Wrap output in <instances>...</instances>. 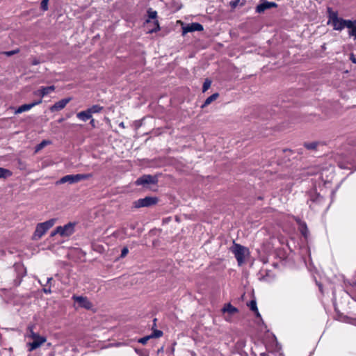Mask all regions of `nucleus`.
Instances as JSON below:
<instances>
[{"label": "nucleus", "mask_w": 356, "mask_h": 356, "mask_svg": "<svg viewBox=\"0 0 356 356\" xmlns=\"http://www.w3.org/2000/svg\"><path fill=\"white\" fill-rule=\"evenodd\" d=\"M34 325H29L27 327L26 337L33 340L27 343L28 351L32 352L40 347L47 341L46 337L40 336L38 333L34 332Z\"/></svg>", "instance_id": "f257e3e1"}, {"label": "nucleus", "mask_w": 356, "mask_h": 356, "mask_svg": "<svg viewBox=\"0 0 356 356\" xmlns=\"http://www.w3.org/2000/svg\"><path fill=\"white\" fill-rule=\"evenodd\" d=\"M231 252L234 255L238 265L242 266L245 264L246 260L250 256V250L235 241L233 242V245L229 248Z\"/></svg>", "instance_id": "f03ea898"}, {"label": "nucleus", "mask_w": 356, "mask_h": 356, "mask_svg": "<svg viewBox=\"0 0 356 356\" xmlns=\"http://www.w3.org/2000/svg\"><path fill=\"white\" fill-rule=\"evenodd\" d=\"M56 222V219L51 218L44 222L38 223L35 227L32 238L33 240H39L42 236L51 228Z\"/></svg>", "instance_id": "7ed1b4c3"}, {"label": "nucleus", "mask_w": 356, "mask_h": 356, "mask_svg": "<svg viewBox=\"0 0 356 356\" xmlns=\"http://www.w3.org/2000/svg\"><path fill=\"white\" fill-rule=\"evenodd\" d=\"M75 222H68L64 226H58L51 233V236L59 234L61 236L67 237L73 234L75 232Z\"/></svg>", "instance_id": "20e7f679"}, {"label": "nucleus", "mask_w": 356, "mask_h": 356, "mask_svg": "<svg viewBox=\"0 0 356 356\" xmlns=\"http://www.w3.org/2000/svg\"><path fill=\"white\" fill-rule=\"evenodd\" d=\"M90 174H76V175H67L62 178H60L58 181L57 184H65V183H69V184H74L79 182L81 180L87 179L90 177H91Z\"/></svg>", "instance_id": "39448f33"}, {"label": "nucleus", "mask_w": 356, "mask_h": 356, "mask_svg": "<svg viewBox=\"0 0 356 356\" xmlns=\"http://www.w3.org/2000/svg\"><path fill=\"white\" fill-rule=\"evenodd\" d=\"M159 200L156 197H145L140 198L134 202V207L136 208L149 207L157 204Z\"/></svg>", "instance_id": "423d86ee"}, {"label": "nucleus", "mask_w": 356, "mask_h": 356, "mask_svg": "<svg viewBox=\"0 0 356 356\" xmlns=\"http://www.w3.org/2000/svg\"><path fill=\"white\" fill-rule=\"evenodd\" d=\"M148 19L145 20V22L147 24L150 22V19H154V27L152 28L149 31V33H156L160 30V26L159 21L156 19L157 18V12L155 10H153L152 8H149L147 11Z\"/></svg>", "instance_id": "0eeeda50"}, {"label": "nucleus", "mask_w": 356, "mask_h": 356, "mask_svg": "<svg viewBox=\"0 0 356 356\" xmlns=\"http://www.w3.org/2000/svg\"><path fill=\"white\" fill-rule=\"evenodd\" d=\"M333 29L337 31H341L345 27H350L352 26V20L350 19H343L342 18L338 17V16H335L334 18V22L332 23Z\"/></svg>", "instance_id": "6e6552de"}, {"label": "nucleus", "mask_w": 356, "mask_h": 356, "mask_svg": "<svg viewBox=\"0 0 356 356\" xmlns=\"http://www.w3.org/2000/svg\"><path fill=\"white\" fill-rule=\"evenodd\" d=\"M157 183V179L155 177H153L150 175H144L142 177L137 179L136 181V184L137 186L140 185H145V184H155Z\"/></svg>", "instance_id": "1a4fd4ad"}, {"label": "nucleus", "mask_w": 356, "mask_h": 356, "mask_svg": "<svg viewBox=\"0 0 356 356\" xmlns=\"http://www.w3.org/2000/svg\"><path fill=\"white\" fill-rule=\"evenodd\" d=\"M72 299L79 304L81 307L89 309L92 307V303L86 297L77 296L74 295Z\"/></svg>", "instance_id": "9d476101"}, {"label": "nucleus", "mask_w": 356, "mask_h": 356, "mask_svg": "<svg viewBox=\"0 0 356 356\" xmlns=\"http://www.w3.org/2000/svg\"><path fill=\"white\" fill-rule=\"evenodd\" d=\"M183 29V35L193 31H202L204 28L203 26L197 22H193L188 24L187 26L182 28Z\"/></svg>", "instance_id": "9b49d317"}, {"label": "nucleus", "mask_w": 356, "mask_h": 356, "mask_svg": "<svg viewBox=\"0 0 356 356\" xmlns=\"http://www.w3.org/2000/svg\"><path fill=\"white\" fill-rule=\"evenodd\" d=\"M70 100H71V98H70V97L62 99L60 101L56 102L54 105H52L49 108V110L51 112L59 111L63 109L66 106V105L70 102Z\"/></svg>", "instance_id": "f8f14e48"}, {"label": "nucleus", "mask_w": 356, "mask_h": 356, "mask_svg": "<svg viewBox=\"0 0 356 356\" xmlns=\"http://www.w3.org/2000/svg\"><path fill=\"white\" fill-rule=\"evenodd\" d=\"M42 103V99H40L38 101H35L30 104H23L17 108V109L15 111V114L22 113L23 112L27 111L34 107L36 105H38Z\"/></svg>", "instance_id": "ddd939ff"}, {"label": "nucleus", "mask_w": 356, "mask_h": 356, "mask_svg": "<svg viewBox=\"0 0 356 356\" xmlns=\"http://www.w3.org/2000/svg\"><path fill=\"white\" fill-rule=\"evenodd\" d=\"M277 4L274 2H269L267 1H264L261 3L257 6L256 12L261 13L264 12L266 10L271 8L273 7H276Z\"/></svg>", "instance_id": "4468645a"}, {"label": "nucleus", "mask_w": 356, "mask_h": 356, "mask_svg": "<svg viewBox=\"0 0 356 356\" xmlns=\"http://www.w3.org/2000/svg\"><path fill=\"white\" fill-rule=\"evenodd\" d=\"M15 272L17 277L14 280V283L15 286H19L22 281V278L26 275V268H15Z\"/></svg>", "instance_id": "2eb2a0df"}, {"label": "nucleus", "mask_w": 356, "mask_h": 356, "mask_svg": "<svg viewBox=\"0 0 356 356\" xmlns=\"http://www.w3.org/2000/svg\"><path fill=\"white\" fill-rule=\"evenodd\" d=\"M55 90V86H42L38 91L35 92V95H38L41 97H43L50 92Z\"/></svg>", "instance_id": "dca6fc26"}, {"label": "nucleus", "mask_w": 356, "mask_h": 356, "mask_svg": "<svg viewBox=\"0 0 356 356\" xmlns=\"http://www.w3.org/2000/svg\"><path fill=\"white\" fill-rule=\"evenodd\" d=\"M238 312V309L234 307L232 304L227 303L224 305L222 309V313H228L229 314H234Z\"/></svg>", "instance_id": "f3484780"}, {"label": "nucleus", "mask_w": 356, "mask_h": 356, "mask_svg": "<svg viewBox=\"0 0 356 356\" xmlns=\"http://www.w3.org/2000/svg\"><path fill=\"white\" fill-rule=\"evenodd\" d=\"M76 116L79 119L81 120L83 122H86L87 120L92 118V115L90 114V111L88 109L78 113Z\"/></svg>", "instance_id": "a211bd4d"}, {"label": "nucleus", "mask_w": 356, "mask_h": 356, "mask_svg": "<svg viewBox=\"0 0 356 356\" xmlns=\"http://www.w3.org/2000/svg\"><path fill=\"white\" fill-rule=\"evenodd\" d=\"M219 97V94L218 92H216V93H213V95H211V96H209V97H207L206 99V100L204 101V104L202 105V108H204L206 106H207L208 105H209L212 102L215 101L216 99H217V98Z\"/></svg>", "instance_id": "6ab92c4d"}, {"label": "nucleus", "mask_w": 356, "mask_h": 356, "mask_svg": "<svg viewBox=\"0 0 356 356\" xmlns=\"http://www.w3.org/2000/svg\"><path fill=\"white\" fill-rule=\"evenodd\" d=\"M348 29H349V36L353 37L354 40H356V20H352V26Z\"/></svg>", "instance_id": "aec40b11"}, {"label": "nucleus", "mask_w": 356, "mask_h": 356, "mask_svg": "<svg viewBox=\"0 0 356 356\" xmlns=\"http://www.w3.org/2000/svg\"><path fill=\"white\" fill-rule=\"evenodd\" d=\"M12 175L13 172L10 170L0 167V179H7Z\"/></svg>", "instance_id": "412c9836"}, {"label": "nucleus", "mask_w": 356, "mask_h": 356, "mask_svg": "<svg viewBox=\"0 0 356 356\" xmlns=\"http://www.w3.org/2000/svg\"><path fill=\"white\" fill-rule=\"evenodd\" d=\"M248 306L250 307V310L255 313L257 316H260V314L259 312L255 300H250V302L248 304Z\"/></svg>", "instance_id": "4be33fe9"}, {"label": "nucleus", "mask_w": 356, "mask_h": 356, "mask_svg": "<svg viewBox=\"0 0 356 356\" xmlns=\"http://www.w3.org/2000/svg\"><path fill=\"white\" fill-rule=\"evenodd\" d=\"M269 271L270 270H268L266 268H261L258 273L259 279L260 280H267V277L268 276Z\"/></svg>", "instance_id": "5701e85b"}, {"label": "nucleus", "mask_w": 356, "mask_h": 356, "mask_svg": "<svg viewBox=\"0 0 356 356\" xmlns=\"http://www.w3.org/2000/svg\"><path fill=\"white\" fill-rule=\"evenodd\" d=\"M103 109L102 106L99 105H93L91 107L88 108V110L90 111V114L97 113L100 112Z\"/></svg>", "instance_id": "b1692460"}, {"label": "nucleus", "mask_w": 356, "mask_h": 356, "mask_svg": "<svg viewBox=\"0 0 356 356\" xmlns=\"http://www.w3.org/2000/svg\"><path fill=\"white\" fill-rule=\"evenodd\" d=\"M300 231L302 236H304L305 237L307 236L309 230L305 222H303L300 225Z\"/></svg>", "instance_id": "393cba45"}, {"label": "nucleus", "mask_w": 356, "mask_h": 356, "mask_svg": "<svg viewBox=\"0 0 356 356\" xmlns=\"http://www.w3.org/2000/svg\"><path fill=\"white\" fill-rule=\"evenodd\" d=\"M163 334V332L161 330H153L152 334L149 335L151 337V339L152 338H159L161 337Z\"/></svg>", "instance_id": "a878e982"}, {"label": "nucleus", "mask_w": 356, "mask_h": 356, "mask_svg": "<svg viewBox=\"0 0 356 356\" xmlns=\"http://www.w3.org/2000/svg\"><path fill=\"white\" fill-rule=\"evenodd\" d=\"M51 142L49 140H44L40 143H39L36 147H35V152H38L40 149H42L44 147H45L47 145L50 144Z\"/></svg>", "instance_id": "bb28decb"}, {"label": "nucleus", "mask_w": 356, "mask_h": 356, "mask_svg": "<svg viewBox=\"0 0 356 356\" xmlns=\"http://www.w3.org/2000/svg\"><path fill=\"white\" fill-rule=\"evenodd\" d=\"M211 81L209 79H206L202 86V92H204L209 90V88L211 87Z\"/></svg>", "instance_id": "cd10ccee"}, {"label": "nucleus", "mask_w": 356, "mask_h": 356, "mask_svg": "<svg viewBox=\"0 0 356 356\" xmlns=\"http://www.w3.org/2000/svg\"><path fill=\"white\" fill-rule=\"evenodd\" d=\"M328 11H329V21H328V23H333L334 22V18L335 16H338V14L336 12H332L330 10V8H328Z\"/></svg>", "instance_id": "c85d7f7f"}, {"label": "nucleus", "mask_w": 356, "mask_h": 356, "mask_svg": "<svg viewBox=\"0 0 356 356\" xmlns=\"http://www.w3.org/2000/svg\"><path fill=\"white\" fill-rule=\"evenodd\" d=\"M49 0H42L40 3V8L42 10L46 11L48 10Z\"/></svg>", "instance_id": "c756f323"}, {"label": "nucleus", "mask_w": 356, "mask_h": 356, "mask_svg": "<svg viewBox=\"0 0 356 356\" xmlns=\"http://www.w3.org/2000/svg\"><path fill=\"white\" fill-rule=\"evenodd\" d=\"M305 147L308 149H315L317 147L316 143H305Z\"/></svg>", "instance_id": "7c9ffc66"}, {"label": "nucleus", "mask_w": 356, "mask_h": 356, "mask_svg": "<svg viewBox=\"0 0 356 356\" xmlns=\"http://www.w3.org/2000/svg\"><path fill=\"white\" fill-rule=\"evenodd\" d=\"M151 339V337L149 335L148 336H146V337H142L140 338L139 340H138V342L145 345L147 343V342L148 341V340H149Z\"/></svg>", "instance_id": "2f4dec72"}, {"label": "nucleus", "mask_w": 356, "mask_h": 356, "mask_svg": "<svg viewBox=\"0 0 356 356\" xmlns=\"http://www.w3.org/2000/svg\"><path fill=\"white\" fill-rule=\"evenodd\" d=\"M19 51V49H17L12 50V51H4L3 54L6 55L7 56H11L18 53Z\"/></svg>", "instance_id": "473e14b6"}, {"label": "nucleus", "mask_w": 356, "mask_h": 356, "mask_svg": "<svg viewBox=\"0 0 356 356\" xmlns=\"http://www.w3.org/2000/svg\"><path fill=\"white\" fill-rule=\"evenodd\" d=\"M128 252H129V250H128L127 247H124L121 250V254H120V257L124 258V257H126L127 255Z\"/></svg>", "instance_id": "72a5a7b5"}, {"label": "nucleus", "mask_w": 356, "mask_h": 356, "mask_svg": "<svg viewBox=\"0 0 356 356\" xmlns=\"http://www.w3.org/2000/svg\"><path fill=\"white\" fill-rule=\"evenodd\" d=\"M239 1H240L239 0H235V1H231L230 2V6L232 8H236V6L238 5Z\"/></svg>", "instance_id": "f704fd0d"}, {"label": "nucleus", "mask_w": 356, "mask_h": 356, "mask_svg": "<svg viewBox=\"0 0 356 356\" xmlns=\"http://www.w3.org/2000/svg\"><path fill=\"white\" fill-rule=\"evenodd\" d=\"M40 63V60L36 58H33L32 60H31V64L33 65H37L38 64Z\"/></svg>", "instance_id": "c9c22d12"}, {"label": "nucleus", "mask_w": 356, "mask_h": 356, "mask_svg": "<svg viewBox=\"0 0 356 356\" xmlns=\"http://www.w3.org/2000/svg\"><path fill=\"white\" fill-rule=\"evenodd\" d=\"M42 291L46 294H50L51 293V290L50 287H44L42 289Z\"/></svg>", "instance_id": "e433bc0d"}, {"label": "nucleus", "mask_w": 356, "mask_h": 356, "mask_svg": "<svg viewBox=\"0 0 356 356\" xmlns=\"http://www.w3.org/2000/svg\"><path fill=\"white\" fill-rule=\"evenodd\" d=\"M90 124L93 127H95V120H94V119H92V120H90Z\"/></svg>", "instance_id": "4c0bfd02"}, {"label": "nucleus", "mask_w": 356, "mask_h": 356, "mask_svg": "<svg viewBox=\"0 0 356 356\" xmlns=\"http://www.w3.org/2000/svg\"><path fill=\"white\" fill-rule=\"evenodd\" d=\"M52 280V277H47V283L49 284Z\"/></svg>", "instance_id": "58836bf2"}, {"label": "nucleus", "mask_w": 356, "mask_h": 356, "mask_svg": "<svg viewBox=\"0 0 356 356\" xmlns=\"http://www.w3.org/2000/svg\"><path fill=\"white\" fill-rule=\"evenodd\" d=\"M316 284L319 286L320 290H321L322 289V284L318 283L317 281H316Z\"/></svg>", "instance_id": "ea45409f"}, {"label": "nucleus", "mask_w": 356, "mask_h": 356, "mask_svg": "<svg viewBox=\"0 0 356 356\" xmlns=\"http://www.w3.org/2000/svg\"><path fill=\"white\" fill-rule=\"evenodd\" d=\"M260 356H268V353H261L260 354Z\"/></svg>", "instance_id": "a19ab883"}, {"label": "nucleus", "mask_w": 356, "mask_h": 356, "mask_svg": "<svg viewBox=\"0 0 356 356\" xmlns=\"http://www.w3.org/2000/svg\"><path fill=\"white\" fill-rule=\"evenodd\" d=\"M156 318H154V326H156Z\"/></svg>", "instance_id": "79ce46f5"}, {"label": "nucleus", "mask_w": 356, "mask_h": 356, "mask_svg": "<svg viewBox=\"0 0 356 356\" xmlns=\"http://www.w3.org/2000/svg\"><path fill=\"white\" fill-rule=\"evenodd\" d=\"M120 127H124V123H123V122H121V123L120 124Z\"/></svg>", "instance_id": "37998d69"}, {"label": "nucleus", "mask_w": 356, "mask_h": 356, "mask_svg": "<svg viewBox=\"0 0 356 356\" xmlns=\"http://www.w3.org/2000/svg\"><path fill=\"white\" fill-rule=\"evenodd\" d=\"M118 252L116 250H113L112 254H114V252Z\"/></svg>", "instance_id": "c03bdc74"}]
</instances>
